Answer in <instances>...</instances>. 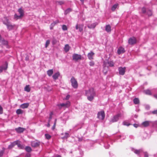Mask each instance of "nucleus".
I'll use <instances>...</instances> for the list:
<instances>
[{
	"mask_svg": "<svg viewBox=\"0 0 157 157\" xmlns=\"http://www.w3.org/2000/svg\"><path fill=\"white\" fill-rule=\"evenodd\" d=\"M70 81L73 87L75 89L77 88L78 86V84L76 79L73 77H72L71 78Z\"/></svg>",
	"mask_w": 157,
	"mask_h": 157,
	"instance_id": "6",
	"label": "nucleus"
},
{
	"mask_svg": "<svg viewBox=\"0 0 157 157\" xmlns=\"http://www.w3.org/2000/svg\"><path fill=\"white\" fill-rule=\"evenodd\" d=\"M142 11L143 13H145L147 12V10L144 7H143L142 9Z\"/></svg>",
	"mask_w": 157,
	"mask_h": 157,
	"instance_id": "49",
	"label": "nucleus"
},
{
	"mask_svg": "<svg viewBox=\"0 0 157 157\" xmlns=\"http://www.w3.org/2000/svg\"><path fill=\"white\" fill-rule=\"evenodd\" d=\"M144 92L147 95H151L152 94V93L151 90L148 89L144 90Z\"/></svg>",
	"mask_w": 157,
	"mask_h": 157,
	"instance_id": "28",
	"label": "nucleus"
},
{
	"mask_svg": "<svg viewBox=\"0 0 157 157\" xmlns=\"http://www.w3.org/2000/svg\"><path fill=\"white\" fill-rule=\"evenodd\" d=\"M83 25H78L77 24L75 26V28L77 30L78 29L79 31L81 32L83 31Z\"/></svg>",
	"mask_w": 157,
	"mask_h": 157,
	"instance_id": "14",
	"label": "nucleus"
},
{
	"mask_svg": "<svg viewBox=\"0 0 157 157\" xmlns=\"http://www.w3.org/2000/svg\"><path fill=\"white\" fill-rule=\"evenodd\" d=\"M2 149V150L0 151V157L2 156L4 152L5 148H3Z\"/></svg>",
	"mask_w": 157,
	"mask_h": 157,
	"instance_id": "42",
	"label": "nucleus"
},
{
	"mask_svg": "<svg viewBox=\"0 0 157 157\" xmlns=\"http://www.w3.org/2000/svg\"><path fill=\"white\" fill-rule=\"evenodd\" d=\"M72 11V10L70 8H68L66 9L64 11V14L65 15H66L68 13H69L70 12H71Z\"/></svg>",
	"mask_w": 157,
	"mask_h": 157,
	"instance_id": "33",
	"label": "nucleus"
},
{
	"mask_svg": "<svg viewBox=\"0 0 157 157\" xmlns=\"http://www.w3.org/2000/svg\"><path fill=\"white\" fill-rule=\"evenodd\" d=\"M154 98L157 99V94H154Z\"/></svg>",
	"mask_w": 157,
	"mask_h": 157,
	"instance_id": "59",
	"label": "nucleus"
},
{
	"mask_svg": "<svg viewBox=\"0 0 157 157\" xmlns=\"http://www.w3.org/2000/svg\"><path fill=\"white\" fill-rule=\"evenodd\" d=\"M105 114L104 111H102L98 112L97 117L99 119L103 120L105 118Z\"/></svg>",
	"mask_w": 157,
	"mask_h": 157,
	"instance_id": "9",
	"label": "nucleus"
},
{
	"mask_svg": "<svg viewBox=\"0 0 157 157\" xmlns=\"http://www.w3.org/2000/svg\"><path fill=\"white\" fill-rule=\"evenodd\" d=\"M73 59L75 61H77L82 59V56L80 55L74 54L72 56Z\"/></svg>",
	"mask_w": 157,
	"mask_h": 157,
	"instance_id": "8",
	"label": "nucleus"
},
{
	"mask_svg": "<svg viewBox=\"0 0 157 157\" xmlns=\"http://www.w3.org/2000/svg\"><path fill=\"white\" fill-rule=\"evenodd\" d=\"M70 136L69 134L68 133L66 132L65 133V136L62 137L63 139H67Z\"/></svg>",
	"mask_w": 157,
	"mask_h": 157,
	"instance_id": "38",
	"label": "nucleus"
},
{
	"mask_svg": "<svg viewBox=\"0 0 157 157\" xmlns=\"http://www.w3.org/2000/svg\"><path fill=\"white\" fill-rule=\"evenodd\" d=\"M59 23V21L58 20L53 22L50 25V29L51 30H52L53 29V28L54 26Z\"/></svg>",
	"mask_w": 157,
	"mask_h": 157,
	"instance_id": "20",
	"label": "nucleus"
},
{
	"mask_svg": "<svg viewBox=\"0 0 157 157\" xmlns=\"http://www.w3.org/2000/svg\"><path fill=\"white\" fill-rule=\"evenodd\" d=\"M82 138H78V141H81L82 140Z\"/></svg>",
	"mask_w": 157,
	"mask_h": 157,
	"instance_id": "57",
	"label": "nucleus"
},
{
	"mask_svg": "<svg viewBox=\"0 0 157 157\" xmlns=\"http://www.w3.org/2000/svg\"><path fill=\"white\" fill-rule=\"evenodd\" d=\"M124 113L122 111H120L111 118L110 122H115L117 121L119 119L124 117Z\"/></svg>",
	"mask_w": 157,
	"mask_h": 157,
	"instance_id": "2",
	"label": "nucleus"
},
{
	"mask_svg": "<svg viewBox=\"0 0 157 157\" xmlns=\"http://www.w3.org/2000/svg\"><path fill=\"white\" fill-rule=\"evenodd\" d=\"M146 13L148 16H151L152 15V12L151 10H147Z\"/></svg>",
	"mask_w": 157,
	"mask_h": 157,
	"instance_id": "44",
	"label": "nucleus"
},
{
	"mask_svg": "<svg viewBox=\"0 0 157 157\" xmlns=\"http://www.w3.org/2000/svg\"><path fill=\"white\" fill-rule=\"evenodd\" d=\"M17 145L18 147L20 149H24L25 148V146L23 144H21L20 143V141L18 140H16Z\"/></svg>",
	"mask_w": 157,
	"mask_h": 157,
	"instance_id": "18",
	"label": "nucleus"
},
{
	"mask_svg": "<svg viewBox=\"0 0 157 157\" xmlns=\"http://www.w3.org/2000/svg\"><path fill=\"white\" fill-rule=\"evenodd\" d=\"M58 105L60 108L63 107H67L70 105V102L68 101H67L65 103H62L59 104H58Z\"/></svg>",
	"mask_w": 157,
	"mask_h": 157,
	"instance_id": "11",
	"label": "nucleus"
},
{
	"mask_svg": "<svg viewBox=\"0 0 157 157\" xmlns=\"http://www.w3.org/2000/svg\"><path fill=\"white\" fill-rule=\"evenodd\" d=\"M80 1H81V2H82V3H83L84 2V0H80Z\"/></svg>",
	"mask_w": 157,
	"mask_h": 157,
	"instance_id": "63",
	"label": "nucleus"
},
{
	"mask_svg": "<svg viewBox=\"0 0 157 157\" xmlns=\"http://www.w3.org/2000/svg\"><path fill=\"white\" fill-rule=\"evenodd\" d=\"M133 126L136 128H137L138 127V125L135 124H133Z\"/></svg>",
	"mask_w": 157,
	"mask_h": 157,
	"instance_id": "58",
	"label": "nucleus"
},
{
	"mask_svg": "<svg viewBox=\"0 0 157 157\" xmlns=\"http://www.w3.org/2000/svg\"><path fill=\"white\" fill-rule=\"evenodd\" d=\"M47 126L48 127H50V124H49V123L48 124Z\"/></svg>",
	"mask_w": 157,
	"mask_h": 157,
	"instance_id": "61",
	"label": "nucleus"
},
{
	"mask_svg": "<svg viewBox=\"0 0 157 157\" xmlns=\"http://www.w3.org/2000/svg\"><path fill=\"white\" fill-rule=\"evenodd\" d=\"M59 75V72H57L53 75L52 78L54 80H56V79H58Z\"/></svg>",
	"mask_w": 157,
	"mask_h": 157,
	"instance_id": "22",
	"label": "nucleus"
},
{
	"mask_svg": "<svg viewBox=\"0 0 157 157\" xmlns=\"http://www.w3.org/2000/svg\"><path fill=\"white\" fill-rule=\"evenodd\" d=\"M124 48L122 47H120L117 51V53L119 55L124 53Z\"/></svg>",
	"mask_w": 157,
	"mask_h": 157,
	"instance_id": "21",
	"label": "nucleus"
},
{
	"mask_svg": "<svg viewBox=\"0 0 157 157\" xmlns=\"http://www.w3.org/2000/svg\"><path fill=\"white\" fill-rule=\"evenodd\" d=\"M98 24L97 22H95L91 24H88L87 25V27L89 29H94L95 26Z\"/></svg>",
	"mask_w": 157,
	"mask_h": 157,
	"instance_id": "19",
	"label": "nucleus"
},
{
	"mask_svg": "<svg viewBox=\"0 0 157 157\" xmlns=\"http://www.w3.org/2000/svg\"><path fill=\"white\" fill-rule=\"evenodd\" d=\"M154 157H157V153L154 155Z\"/></svg>",
	"mask_w": 157,
	"mask_h": 157,
	"instance_id": "60",
	"label": "nucleus"
},
{
	"mask_svg": "<svg viewBox=\"0 0 157 157\" xmlns=\"http://www.w3.org/2000/svg\"><path fill=\"white\" fill-rule=\"evenodd\" d=\"M53 72V70L52 69H50L47 71V74L49 76H51Z\"/></svg>",
	"mask_w": 157,
	"mask_h": 157,
	"instance_id": "30",
	"label": "nucleus"
},
{
	"mask_svg": "<svg viewBox=\"0 0 157 157\" xmlns=\"http://www.w3.org/2000/svg\"><path fill=\"white\" fill-rule=\"evenodd\" d=\"M18 12L19 13V14L21 16L23 17L24 15V11L21 8L18 9Z\"/></svg>",
	"mask_w": 157,
	"mask_h": 157,
	"instance_id": "29",
	"label": "nucleus"
},
{
	"mask_svg": "<svg viewBox=\"0 0 157 157\" xmlns=\"http://www.w3.org/2000/svg\"><path fill=\"white\" fill-rule=\"evenodd\" d=\"M3 113V108L1 107V105H0V114H2Z\"/></svg>",
	"mask_w": 157,
	"mask_h": 157,
	"instance_id": "51",
	"label": "nucleus"
},
{
	"mask_svg": "<svg viewBox=\"0 0 157 157\" xmlns=\"http://www.w3.org/2000/svg\"><path fill=\"white\" fill-rule=\"evenodd\" d=\"M40 145V142L35 141H32L31 142V146L33 147H38Z\"/></svg>",
	"mask_w": 157,
	"mask_h": 157,
	"instance_id": "16",
	"label": "nucleus"
},
{
	"mask_svg": "<svg viewBox=\"0 0 157 157\" xmlns=\"http://www.w3.org/2000/svg\"><path fill=\"white\" fill-rule=\"evenodd\" d=\"M31 155L29 153H27L26 154L25 157H30Z\"/></svg>",
	"mask_w": 157,
	"mask_h": 157,
	"instance_id": "53",
	"label": "nucleus"
},
{
	"mask_svg": "<svg viewBox=\"0 0 157 157\" xmlns=\"http://www.w3.org/2000/svg\"><path fill=\"white\" fill-rule=\"evenodd\" d=\"M22 17L20 15H18L16 14H15L14 16V18L16 19H20Z\"/></svg>",
	"mask_w": 157,
	"mask_h": 157,
	"instance_id": "39",
	"label": "nucleus"
},
{
	"mask_svg": "<svg viewBox=\"0 0 157 157\" xmlns=\"http://www.w3.org/2000/svg\"><path fill=\"white\" fill-rule=\"evenodd\" d=\"M155 125L157 126V121H155Z\"/></svg>",
	"mask_w": 157,
	"mask_h": 157,
	"instance_id": "62",
	"label": "nucleus"
},
{
	"mask_svg": "<svg viewBox=\"0 0 157 157\" xmlns=\"http://www.w3.org/2000/svg\"><path fill=\"white\" fill-rule=\"evenodd\" d=\"M136 42V40L134 37L130 38L128 40V44L131 45L135 44Z\"/></svg>",
	"mask_w": 157,
	"mask_h": 157,
	"instance_id": "10",
	"label": "nucleus"
},
{
	"mask_svg": "<svg viewBox=\"0 0 157 157\" xmlns=\"http://www.w3.org/2000/svg\"><path fill=\"white\" fill-rule=\"evenodd\" d=\"M147 136H148V134H147V133L145 132H144L143 133V136H142V137H143L142 139L143 140H144V139H146L147 138Z\"/></svg>",
	"mask_w": 157,
	"mask_h": 157,
	"instance_id": "36",
	"label": "nucleus"
},
{
	"mask_svg": "<svg viewBox=\"0 0 157 157\" xmlns=\"http://www.w3.org/2000/svg\"><path fill=\"white\" fill-rule=\"evenodd\" d=\"M64 50L66 52H67L70 50V47L68 44H66L64 47Z\"/></svg>",
	"mask_w": 157,
	"mask_h": 157,
	"instance_id": "26",
	"label": "nucleus"
},
{
	"mask_svg": "<svg viewBox=\"0 0 157 157\" xmlns=\"http://www.w3.org/2000/svg\"><path fill=\"white\" fill-rule=\"evenodd\" d=\"M110 146L108 144L107 141H105L104 142V147L106 149H108L109 148Z\"/></svg>",
	"mask_w": 157,
	"mask_h": 157,
	"instance_id": "31",
	"label": "nucleus"
},
{
	"mask_svg": "<svg viewBox=\"0 0 157 157\" xmlns=\"http://www.w3.org/2000/svg\"><path fill=\"white\" fill-rule=\"evenodd\" d=\"M52 113H51L50 115V117H49V121H50L51 119L52 118Z\"/></svg>",
	"mask_w": 157,
	"mask_h": 157,
	"instance_id": "54",
	"label": "nucleus"
},
{
	"mask_svg": "<svg viewBox=\"0 0 157 157\" xmlns=\"http://www.w3.org/2000/svg\"><path fill=\"white\" fill-rule=\"evenodd\" d=\"M132 151L134 153L138 155H139L140 154L143 153L144 155V157H148V154L147 153L146 151L144 152L142 149L137 150L132 148Z\"/></svg>",
	"mask_w": 157,
	"mask_h": 157,
	"instance_id": "3",
	"label": "nucleus"
},
{
	"mask_svg": "<svg viewBox=\"0 0 157 157\" xmlns=\"http://www.w3.org/2000/svg\"><path fill=\"white\" fill-rule=\"evenodd\" d=\"M94 55L95 53L93 51H91L87 54L88 59L90 60L93 59Z\"/></svg>",
	"mask_w": 157,
	"mask_h": 157,
	"instance_id": "13",
	"label": "nucleus"
},
{
	"mask_svg": "<svg viewBox=\"0 0 157 157\" xmlns=\"http://www.w3.org/2000/svg\"><path fill=\"white\" fill-rule=\"evenodd\" d=\"M85 93L88 100L91 101L96 95V92L93 88H90L88 90H86Z\"/></svg>",
	"mask_w": 157,
	"mask_h": 157,
	"instance_id": "1",
	"label": "nucleus"
},
{
	"mask_svg": "<svg viewBox=\"0 0 157 157\" xmlns=\"http://www.w3.org/2000/svg\"><path fill=\"white\" fill-rule=\"evenodd\" d=\"M8 67V64L7 62H5V64L0 67V73L2 72L3 71L6 70Z\"/></svg>",
	"mask_w": 157,
	"mask_h": 157,
	"instance_id": "12",
	"label": "nucleus"
},
{
	"mask_svg": "<svg viewBox=\"0 0 157 157\" xmlns=\"http://www.w3.org/2000/svg\"><path fill=\"white\" fill-rule=\"evenodd\" d=\"M56 157H61L60 155H58L56 156Z\"/></svg>",
	"mask_w": 157,
	"mask_h": 157,
	"instance_id": "64",
	"label": "nucleus"
},
{
	"mask_svg": "<svg viewBox=\"0 0 157 157\" xmlns=\"http://www.w3.org/2000/svg\"><path fill=\"white\" fill-rule=\"evenodd\" d=\"M70 97V95H67L66 96V98H65V99H66V100H67V99H69V98Z\"/></svg>",
	"mask_w": 157,
	"mask_h": 157,
	"instance_id": "56",
	"label": "nucleus"
},
{
	"mask_svg": "<svg viewBox=\"0 0 157 157\" xmlns=\"http://www.w3.org/2000/svg\"><path fill=\"white\" fill-rule=\"evenodd\" d=\"M25 129V128L21 127H19L15 128V130L17 133H21L23 132Z\"/></svg>",
	"mask_w": 157,
	"mask_h": 157,
	"instance_id": "15",
	"label": "nucleus"
},
{
	"mask_svg": "<svg viewBox=\"0 0 157 157\" xmlns=\"http://www.w3.org/2000/svg\"><path fill=\"white\" fill-rule=\"evenodd\" d=\"M16 113L17 114H21L23 113V111L20 109H18L17 110Z\"/></svg>",
	"mask_w": 157,
	"mask_h": 157,
	"instance_id": "35",
	"label": "nucleus"
},
{
	"mask_svg": "<svg viewBox=\"0 0 157 157\" xmlns=\"http://www.w3.org/2000/svg\"><path fill=\"white\" fill-rule=\"evenodd\" d=\"M78 127V128L77 129H77H78L79 128H81L82 126H81V125H76L74 128V129H75V128L76 127Z\"/></svg>",
	"mask_w": 157,
	"mask_h": 157,
	"instance_id": "52",
	"label": "nucleus"
},
{
	"mask_svg": "<svg viewBox=\"0 0 157 157\" xmlns=\"http://www.w3.org/2000/svg\"><path fill=\"white\" fill-rule=\"evenodd\" d=\"M24 149H25L27 152H31L32 151V148L29 146H26L25 147Z\"/></svg>",
	"mask_w": 157,
	"mask_h": 157,
	"instance_id": "27",
	"label": "nucleus"
},
{
	"mask_svg": "<svg viewBox=\"0 0 157 157\" xmlns=\"http://www.w3.org/2000/svg\"><path fill=\"white\" fill-rule=\"evenodd\" d=\"M62 29L64 31L67 30V26L65 25H63L62 27Z\"/></svg>",
	"mask_w": 157,
	"mask_h": 157,
	"instance_id": "46",
	"label": "nucleus"
},
{
	"mask_svg": "<svg viewBox=\"0 0 157 157\" xmlns=\"http://www.w3.org/2000/svg\"><path fill=\"white\" fill-rule=\"evenodd\" d=\"M105 30L108 33L110 32L111 31V27L109 25L105 26Z\"/></svg>",
	"mask_w": 157,
	"mask_h": 157,
	"instance_id": "24",
	"label": "nucleus"
},
{
	"mask_svg": "<svg viewBox=\"0 0 157 157\" xmlns=\"http://www.w3.org/2000/svg\"><path fill=\"white\" fill-rule=\"evenodd\" d=\"M152 113L154 114H157V110L153 111Z\"/></svg>",
	"mask_w": 157,
	"mask_h": 157,
	"instance_id": "55",
	"label": "nucleus"
},
{
	"mask_svg": "<svg viewBox=\"0 0 157 157\" xmlns=\"http://www.w3.org/2000/svg\"><path fill=\"white\" fill-rule=\"evenodd\" d=\"M56 119H55V122L54 124V125L52 127V130H54V129L55 128L56 124Z\"/></svg>",
	"mask_w": 157,
	"mask_h": 157,
	"instance_id": "47",
	"label": "nucleus"
},
{
	"mask_svg": "<svg viewBox=\"0 0 157 157\" xmlns=\"http://www.w3.org/2000/svg\"><path fill=\"white\" fill-rule=\"evenodd\" d=\"M133 101L135 104H138L139 103V100L138 98H137L134 99Z\"/></svg>",
	"mask_w": 157,
	"mask_h": 157,
	"instance_id": "34",
	"label": "nucleus"
},
{
	"mask_svg": "<svg viewBox=\"0 0 157 157\" xmlns=\"http://www.w3.org/2000/svg\"><path fill=\"white\" fill-rule=\"evenodd\" d=\"M17 144L16 141H14L13 143H12L10 145L8 146L9 149H11L13 148L14 146L16 145Z\"/></svg>",
	"mask_w": 157,
	"mask_h": 157,
	"instance_id": "25",
	"label": "nucleus"
},
{
	"mask_svg": "<svg viewBox=\"0 0 157 157\" xmlns=\"http://www.w3.org/2000/svg\"><path fill=\"white\" fill-rule=\"evenodd\" d=\"M57 3L59 4L60 5H61L62 4H64V2L63 1H57Z\"/></svg>",
	"mask_w": 157,
	"mask_h": 157,
	"instance_id": "50",
	"label": "nucleus"
},
{
	"mask_svg": "<svg viewBox=\"0 0 157 157\" xmlns=\"http://www.w3.org/2000/svg\"><path fill=\"white\" fill-rule=\"evenodd\" d=\"M118 6V4H115L112 7V10L113 11H114L117 8Z\"/></svg>",
	"mask_w": 157,
	"mask_h": 157,
	"instance_id": "37",
	"label": "nucleus"
},
{
	"mask_svg": "<svg viewBox=\"0 0 157 157\" xmlns=\"http://www.w3.org/2000/svg\"><path fill=\"white\" fill-rule=\"evenodd\" d=\"M2 43L5 45H7L8 43L7 41L5 40H2Z\"/></svg>",
	"mask_w": 157,
	"mask_h": 157,
	"instance_id": "48",
	"label": "nucleus"
},
{
	"mask_svg": "<svg viewBox=\"0 0 157 157\" xmlns=\"http://www.w3.org/2000/svg\"><path fill=\"white\" fill-rule=\"evenodd\" d=\"M29 105V103H25L21 104L20 107L22 109H25L28 108Z\"/></svg>",
	"mask_w": 157,
	"mask_h": 157,
	"instance_id": "23",
	"label": "nucleus"
},
{
	"mask_svg": "<svg viewBox=\"0 0 157 157\" xmlns=\"http://www.w3.org/2000/svg\"><path fill=\"white\" fill-rule=\"evenodd\" d=\"M155 121H145L142 123L141 125L144 127H147L150 125H153L155 126Z\"/></svg>",
	"mask_w": 157,
	"mask_h": 157,
	"instance_id": "5",
	"label": "nucleus"
},
{
	"mask_svg": "<svg viewBox=\"0 0 157 157\" xmlns=\"http://www.w3.org/2000/svg\"><path fill=\"white\" fill-rule=\"evenodd\" d=\"M3 23L6 25L7 28L10 30L12 29L14 27V25H12L7 19H6V21H4Z\"/></svg>",
	"mask_w": 157,
	"mask_h": 157,
	"instance_id": "7",
	"label": "nucleus"
},
{
	"mask_svg": "<svg viewBox=\"0 0 157 157\" xmlns=\"http://www.w3.org/2000/svg\"><path fill=\"white\" fill-rule=\"evenodd\" d=\"M50 43V41L49 40H47L46 41L45 44V47L47 48Z\"/></svg>",
	"mask_w": 157,
	"mask_h": 157,
	"instance_id": "43",
	"label": "nucleus"
},
{
	"mask_svg": "<svg viewBox=\"0 0 157 157\" xmlns=\"http://www.w3.org/2000/svg\"><path fill=\"white\" fill-rule=\"evenodd\" d=\"M123 124L124 125H126L127 126H128L131 124L129 123L126 121H123Z\"/></svg>",
	"mask_w": 157,
	"mask_h": 157,
	"instance_id": "41",
	"label": "nucleus"
},
{
	"mask_svg": "<svg viewBox=\"0 0 157 157\" xmlns=\"http://www.w3.org/2000/svg\"><path fill=\"white\" fill-rule=\"evenodd\" d=\"M89 64L90 66L93 67L95 63L93 61H91L89 62Z\"/></svg>",
	"mask_w": 157,
	"mask_h": 157,
	"instance_id": "40",
	"label": "nucleus"
},
{
	"mask_svg": "<svg viewBox=\"0 0 157 157\" xmlns=\"http://www.w3.org/2000/svg\"><path fill=\"white\" fill-rule=\"evenodd\" d=\"M45 136L46 138L48 140L50 139L51 138V136L48 134H45Z\"/></svg>",
	"mask_w": 157,
	"mask_h": 157,
	"instance_id": "45",
	"label": "nucleus"
},
{
	"mask_svg": "<svg viewBox=\"0 0 157 157\" xmlns=\"http://www.w3.org/2000/svg\"><path fill=\"white\" fill-rule=\"evenodd\" d=\"M114 63L112 61H107L103 62V67L104 69H108L109 67H112L113 66Z\"/></svg>",
	"mask_w": 157,
	"mask_h": 157,
	"instance_id": "4",
	"label": "nucleus"
},
{
	"mask_svg": "<svg viewBox=\"0 0 157 157\" xmlns=\"http://www.w3.org/2000/svg\"><path fill=\"white\" fill-rule=\"evenodd\" d=\"M24 90L27 92H29L30 90V88L29 85H26L24 88Z\"/></svg>",
	"mask_w": 157,
	"mask_h": 157,
	"instance_id": "32",
	"label": "nucleus"
},
{
	"mask_svg": "<svg viewBox=\"0 0 157 157\" xmlns=\"http://www.w3.org/2000/svg\"><path fill=\"white\" fill-rule=\"evenodd\" d=\"M125 67L123 68L122 67H119L118 68L119 73L120 75H123L125 73Z\"/></svg>",
	"mask_w": 157,
	"mask_h": 157,
	"instance_id": "17",
	"label": "nucleus"
}]
</instances>
